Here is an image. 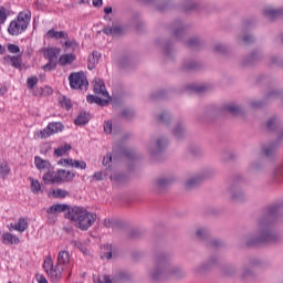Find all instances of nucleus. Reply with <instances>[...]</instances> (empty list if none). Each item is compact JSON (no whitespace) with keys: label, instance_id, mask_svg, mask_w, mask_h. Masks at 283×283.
Listing matches in <instances>:
<instances>
[{"label":"nucleus","instance_id":"nucleus-58","mask_svg":"<svg viewBox=\"0 0 283 283\" xmlns=\"http://www.w3.org/2000/svg\"><path fill=\"white\" fill-rule=\"evenodd\" d=\"M7 48L11 54H19L21 52V49H19V45L17 44H9Z\"/></svg>","mask_w":283,"mask_h":283},{"label":"nucleus","instance_id":"nucleus-55","mask_svg":"<svg viewBox=\"0 0 283 283\" xmlns=\"http://www.w3.org/2000/svg\"><path fill=\"white\" fill-rule=\"evenodd\" d=\"M214 52H217V54H227V52H229V49L222 44H216Z\"/></svg>","mask_w":283,"mask_h":283},{"label":"nucleus","instance_id":"nucleus-59","mask_svg":"<svg viewBox=\"0 0 283 283\" xmlns=\"http://www.w3.org/2000/svg\"><path fill=\"white\" fill-rule=\"evenodd\" d=\"M243 43H245V45H253V43H255V39L253 35H244Z\"/></svg>","mask_w":283,"mask_h":283},{"label":"nucleus","instance_id":"nucleus-37","mask_svg":"<svg viewBox=\"0 0 283 283\" xmlns=\"http://www.w3.org/2000/svg\"><path fill=\"white\" fill-rule=\"evenodd\" d=\"M188 90H191L192 92H195V94H205V92H209V90H211V85H189Z\"/></svg>","mask_w":283,"mask_h":283},{"label":"nucleus","instance_id":"nucleus-8","mask_svg":"<svg viewBox=\"0 0 283 283\" xmlns=\"http://www.w3.org/2000/svg\"><path fill=\"white\" fill-rule=\"evenodd\" d=\"M69 81L72 90H87V87H90L87 76H85V73L83 72L71 73Z\"/></svg>","mask_w":283,"mask_h":283},{"label":"nucleus","instance_id":"nucleus-51","mask_svg":"<svg viewBox=\"0 0 283 283\" xmlns=\"http://www.w3.org/2000/svg\"><path fill=\"white\" fill-rule=\"evenodd\" d=\"M52 196L53 198H66L67 190H63V189L53 190Z\"/></svg>","mask_w":283,"mask_h":283},{"label":"nucleus","instance_id":"nucleus-34","mask_svg":"<svg viewBox=\"0 0 283 283\" xmlns=\"http://www.w3.org/2000/svg\"><path fill=\"white\" fill-rule=\"evenodd\" d=\"M75 125H87L90 123V113L82 112L74 120Z\"/></svg>","mask_w":283,"mask_h":283},{"label":"nucleus","instance_id":"nucleus-62","mask_svg":"<svg viewBox=\"0 0 283 283\" xmlns=\"http://www.w3.org/2000/svg\"><path fill=\"white\" fill-rule=\"evenodd\" d=\"M254 23L252 20H244L242 28L243 30H251V28H253Z\"/></svg>","mask_w":283,"mask_h":283},{"label":"nucleus","instance_id":"nucleus-49","mask_svg":"<svg viewBox=\"0 0 283 283\" xmlns=\"http://www.w3.org/2000/svg\"><path fill=\"white\" fill-rule=\"evenodd\" d=\"M31 180V191L33 193H39V191H41V184L39 182V180H34L33 178H30Z\"/></svg>","mask_w":283,"mask_h":283},{"label":"nucleus","instance_id":"nucleus-48","mask_svg":"<svg viewBox=\"0 0 283 283\" xmlns=\"http://www.w3.org/2000/svg\"><path fill=\"white\" fill-rule=\"evenodd\" d=\"M60 105L61 107H65L66 111L70 112V108L72 107V99L65 96H62V98H60Z\"/></svg>","mask_w":283,"mask_h":283},{"label":"nucleus","instance_id":"nucleus-57","mask_svg":"<svg viewBox=\"0 0 283 283\" xmlns=\"http://www.w3.org/2000/svg\"><path fill=\"white\" fill-rule=\"evenodd\" d=\"M123 118H133L134 117V111H129L128 108H124L120 112Z\"/></svg>","mask_w":283,"mask_h":283},{"label":"nucleus","instance_id":"nucleus-40","mask_svg":"<svg viewBox=\"0 0 283 283\" xmlns=\"http://www.w3.org/2000/svg\"><path fill=\"white\" fill-rule=\"evenodd\" d=\"M10 171V164H8V161H0V176L3 180H6Z\"/></svg>","mask_w":283,"mask_h":283},{"label":"nucleus","instance_id":"nucleus-26","mask_svg":"<svg viewBox=\"0 0 283 283\" xmlns=\"http://www.w3.org/2000/svg\"><path fill=\"white\" fill-rule=\"evenodd\" d=\"M98 61H101V53L98 51H93L92 54L88 56V70H94L96 65H98Z\"/></svg>","mask_w":283,"mask_h":283},{"label":"nucleus","instance_id":"nucleus-20","mask_svg":"<svg viewBox=\"0 0 283 283\" xmlns=\"http://www.w3.org/2000/svg\"><path fill=\"white\" fill-rule=\"evenodd\" d=\"M34 165H35L36 169H39L40 171L43 169H46V171H52V164L50 161L41 158L40 156H35Z\"/></svg>","mask_w":283,"mask_h":283},{"label":"nucleus","instance_id":"nucleus-31","mask_svg":"<svg viewBox=\"0 0 283 283\" xmlns=\"http://www.w3.org/2000/svg\"><path fill=\"white\" fill-rule=\"evenodd\" d=\"M260 59H262V54H260L258 51H254L243 60V65H253V63H258Z\"/></svg>","mask_w":283,"mask_h":283},{"label":"nucleus","instance_id":"nucleus-22","mask_svg":"<svg viewBox=\"0 0 283 283\" xmlns=\"http://www.w3.org/2000/svg\"><path fill=\"white\" fill-rule=\"evenodd\" d=\"M57 266L63 269V266H67L70 264V252L62 250L57 254Z\"/></svg>","mask_w":283,"mask_h":283},{"label":"nucleus","instance_id":"nucleus-30","mask_svg":"<svg viewBox=\"0 0 283 283\" xmlns=\"http://www.w3.org/2000/svg\"><path fill=\"white\" fill-rule=\"evenodd\" d=\"M104 34L107 36H116L118 34H123V28L120 25L106 27L103 29Z\"/></svg>","mask_w":283,"mask_h":283},{"label":"nucleus","instance_id":"nucleus-44","mask_svg":"<svg viewBox=\"0 0 283 283\" xmlns=\"http://www.w3.org/2000/svg\"><path fill=\"white\" fill-rule=\"evenodd\" d=\"M102 258H106V260H112V244H105L102 247Z\"/></svg>","mask_w":283,"mask_h":283},{"label":"nucleus","instance_id":"nucleus-64","mask_svg":"<svg viewBox=\"0 0 283 283\" xmlns=\"http://www.w3.org/2000/svg\"><path fill=\"white\" fill-rule=\"evenodd\" d=\"M103 224L106 227V229H114V220L112 219H105Z\"/></svg>","mask_w":283,"mask_h":283},{"label":"nucleus","instance_id":"nucleus-19","mask_svg":"<svg viewBox=\"0 0 283 283\" xmlns=\"http://www.w3.org/2000/svg\"><path fill=\"white\" fill-rule=\"evenodd\" d=\"M172 181L174 178L160 177L156 180L155 187L157 191H165V189H167Z\"/></svg>","mask_w":283,"mask_h":283},{"label":"nucleus","instance_id":"nucleus-45","mask_svg":"<svg viewBox=\"0 0 283 283\" xmlns=\"http://www.w3.org/2000/svg\"><path fill=\"white\" fill-rule=\"evenodd\" d=\"M10 17V11L6 7H0V25L6 23V20Z\"/></svg>","mask_w":283,"mask_h":283},{"label":"nucleus","instance_id":"nucleus-63","mask_svg":"<svg viewBox=\"0 0 283 283\" xmlns=\"http://www.w3.org/2000/svg\"><path fill=\"white\" fill-rule=\"evenodd\" d=\"M104 132L105 134H112V120H107L104 123Z\"/></svg>","mask_w":283,"mask_h":283},{"label":"nucleus","instance_id":"nucleus-41","mask_svg":"<svg viewBox=\"0 0 283 283\" xmlns=\"http://www.w3.org/2000/svg\"><path fill=\"white\" fill-rule=\"evenodd\" d=\"M71 149L72 146L70 144H65L64 146H61L54 150V156H56L57 158L61 156H65V154H67V151H70Z\"/></svg>","mask_w":283,"mask_h":283},{"label":"nucleus","instance_id":"nucleus-13","mask_svg":"<svg viewBox=\"0 0 283 283\" xmlns=\"http://www.w3.org/2000/svg\"><path fill=\"white\" fill-rule=\"evenodd\" d=\"M165 147H167V139L158 138L155 144H151L150 154L151 156H159L165 151Z\"/></svg>","mask_w":283,"mask_h":283},{"label":"nucleus","instance_id":"nucleus-7","mask_svg":"<svg viewBox=\"0 0 283 283\" xmlns=\"http://www.w3.org/2000/svg\"><path fill=\"white\" fill-rule=\"evenodd\" d=\"M240 182H244V178H242V175L234 176L232 180V185L228 189V193L230 195L231 200L233 202H242L244 200V191L238 188V185Z\"/></svg>","mask_w":283,"mask_h":283},{"label":"nucleus","instance_id":"nucleus-11","mask_svg":"<svg viewBox=\"0 0 283 283\" xmlns=\"http://www.w3.org/2000/svg\"><path fill=\"white\" fill-rule=\"evenodd\" d=\"M93 92L97 96H102V98H109V93L107 92V88L105 87V82H103V80H94Z\"/></svg>","mask_w":283,"mask_h":283},{"label":"nucleus","instance_id":"nucleus-6","mask_svg":"<svg viewBox=\"0 0 283 283\" xmlns=\"http://www.w3.org/2000/svg\"><path fill=\"white\" fill-rule=\"evenodd\" d=\"M43 269L45 273L51 279V282L59 283L61 282V277H63V271L64 268H60L59 265L54 266V262L52 261V258L48 256L44 260Z\"/></svg>","mask_w":283,"mask_h":283},{"label":"nucleus","instance_id":"nucleus-27","mask_svg":"<svg viewBox=\"0 0 283 283\" xmlns=\"http://www.w3.org/2000/svg\"><path fill=\"white\" fill-rule=\"evenodd\" d=\"M29 227L28 219L20 218L19 221L15 224H11V229H14V231H19L20 233H23V231H27Z\"/></svg>","mask_w":283,"mask_h":283},{"label":"nucleus","instance_id":"nucleus-54","mask_svg":"<svg viewBox=\"0 0 283 283\" xmlns=\"http://www.w3.org/2000/svg\"><path fill=\"white\" fill-rule=\"evenodd\" d=\"M36 83H39V78L36 76H31L27 80V85L29 90H34Z\"/></svg>","mask_w":283,"mask_h":283},{"label":"nucleus","instance_id":"nucleus-53","mask_svg":"<svg viewBox=\"0 0 283 283\" xmlns=\"http://www.w3.org/2000/svg\"><path fill=\"white\" fill-rule=\"evenodd\" d=\"M71 167H75V169H86L87 164H85V161H78L76 159H73Z\"/></svg>","mask_w":283,"mask_h":283},{"label":"nucleus","instance_id":"nucleus-43","mask_svg":"<svg viewBox=\"0 0 283 283\" xmlns=\"http://www.w3.org/2000/svg\"><path fill=\"white\" fill-rule=\"evenodd\" d=\"M186 45L187 48H191V50H198V46L202 45V41L198 38H190Z\"/></svg>","mask_w":283,"mask_h":283},{"label":"nucleus","instance_id":"nucleus-17","mask_svg":"<svg viewBox=\"0 0 283 283\" xmlns=\"http://www.w3.org/2000/svg\"><path fill=\"white\" fill-rule=\"evenodd\" d=\"M127 277V273L125 272L117 273L113 279L109 275H104V283H123ZM98 283H103V281L98 280Z\"/></svg>","mask_w":283,"mask_h":283},{"label":"nucleus","instance_id":"nucleus-52","mask_svg":"<svg viewBox=\"0 0 283 283\" xmlns=\"http://www.w3.org/2000/svg\"><path fill=\"white\" fill-rule=\"evenodd\" d=\"M93 103H96V105L103 107L105 105H109V97L101 98L99 96H96Z\"/></svg>","mask_w":283,"mask_h":283},{"label":"nucleus","instance_id":"nucleus-38","mask_svg":"<svg viewBox=\"0 0 283 283\" xmlns=\"http://www.w3.org/2000/svg\"><path fill=\"white\" fill-rule=\"evenodd\" d=\"M198 67H200V63L193 61H186L182 64L184 72H193L195 70H198Z\"/></svg>","mask_w":283,"mask_h":283},{"label":"nucleus","instance_id":"nucleus-15","mask_svg":"<svg viewBox=\"0 0 283 283\" xmlns=\"http://www.w3.org/2000/svg\"><path fill=\"white\" fill-rule=\"evenodd\" d=\"M218 264V258L217 256H211L209 260V263H203L201 265H199L198 268L195 269V273L196 275H205V273H207V271H209V269H211V266Z\"/></svg>","mask_w":283,"mask_h":283},{"label":"nucleus","instance_id":"nucleus-50","mask_svg":"<svg viewBox=\"0 0 283 283\" xmlns=\"http://www.w3.org/2000/svg\"><path fill=\"white\" fill-rule=\"evenodd\" d=\"M237 270L235 266L233 265H228L227 268L222 269V274L226 276H231V275H235Z\"/></svg>","mask_w":283,"mask_h":283},{"label":"nucleus","instance_id":"nucleus-10","mask_svg":"<svg viewBox=\"0 0 283 283\" xmlns=\"http://www.w3.org/2000/svg\"><path fill=\"white\" fill-rule=\"evenodd\" d=\"M64 126L61 122H51L44 128L40 132V138H50V136H53V134H59V132H63Z\"/></svg>","mask_w":283,"mask_h":283},{"label":"nucleus","instance_id":"nucleus-32","mask_svg":"<svg viewBox=\"0 0 283 283\" xmlns=\"http://www.w3.org/2000/svg\"><path fill=\"white\" fill-rule=\"evenodd\" d=\"M74 61H76V55H74V53L63 54L59 59V64L70 65V63H74Z\"/></svg>","mask_w":283,"mask_h":283},{"label":"nucleus","instance_id":"nucleus-3","mask_svg":"<svg viewBox=\"0 0 283 283\" xmlns=\"http://www.w3.org/2000/svg\"><path fill=\"white\" fill-rule=\"evenodd\" d=\"M66 220H71L74 223L76 229H81V231H87L90 227L94 226L96 222V213L90 212L87 209L82 207H73L69 209L67 213H65Z\"/></svg>","mask_w":283,"mask_h":283},{"label":"nucleus","instance_id":"nucleus-16","mask_svg":"<svg viewBox=\"0 0 283 283\" xmlns=\"http://www.w3.org/2000/svg\"><path fill=\"white\" fill-rule=\"evenodd\" d=\"M170 30H172L174 36L177 40L182 39V36H185V34H187V29H185V27H182V22H180V21L174 22L170 25Z\"/></svg>","mask_w":283,"mask_h":283},{"label":"nucleus","instance_id":"nucleus-33","mask_svg":"<svg viewBox=\"0 0 283 283\" xmlns=\"http://www.w3.org/2000/svg\"><path fill=\"white\" fill-rule=\"evenodd\" d=\"M200 8H202L200 2H186L182 6L184 12H196V11L200 10Z\"/></svg>","mask_w":283,"mask_h":283},{"label":"nucleus","instance_id":"nucleus-12","mask_svg":"<svg viewBox=\"0 0 283 283\" xmlns=\"http://www.w3.org/2000/svg\"><path fill=\"white\" fill-rule=\"evenodd\" d=\"M263 14L271 21H277V19H283V9H273L272 7H266L263 10Z\"/></svg>","mask_w":283,"mask_h":283},{"label":"nucleus","instance_id":"nucleus-24","mask_svg":"<svg viewBox=\"0 0 283 283\" xmlns=\"http://www.w3.org/2000/svg\"><path fill=\"white\" fill-rule=\"evenodd\" d=\"M203 180H205V176L202 175L195 176L186 181V189L188 190L196 189V187H198L200 182H202Z\"/></svg>","mask_w":283,"mask_h":283},{"label":"nucleus","instance_id":"nucleus-25","mask_svg":"<svg viewBox=\"0 0 283 283\" xmlns=\"http://www.w3.org/2000/svg\"><path fill=\"white\" fill-rule=\"evenodd\" d=\"M223 112H228L232 116H240V114H242V107L237 104L230 103L223 106Z\"/></svg>","mask_w":283,"mask_h":283},{"label":"nucleus","instance_id":"nucleus-39","mask_svg":"<svg viewBox=\"0 0 283 283\" xmlns=\"http://www.w3.org/2000/svg\"><path fill=\"white\" fill-rule=\"evenodd\" d=\"M172 134L175 138H185V125L179 123L172 129Z\"/></svg>","mask_w":283,"mask_h":283},{"label":"nucleus","instance_id":"nucleus-2","mask_svg":"<svg viewBox=\"0 0 283 283\" xmlns=\"http://www.w3.org/2000/svg\"><path fill=\"white\" fill-rule=\"evenodd\" d=\"M187 273L178 266H171V258L167 253H160L155 256L154 268L150 272V277L155 282H163V280H169V277H176L180 280L185 277Z\"/></svg>","mask_w":283,"mask_h":283},{"label":"nucleus","instance_id":"nucleus-14","mask_svg":"<svg viewBox=\"0 0 283 283\" xmlns=\"http://www.w3.org/2000/svg\"><path fill=\"white\" fill-rule=\"evenodd\" d=\"M142 3H154L158 12H167L169 10V1L171 0H139Z\"/></svg>","mask_w":283,"mask_h":283},{"label":"nucleus","instance_id":"nucleus-1","mask_svg":"<svg viewBox=\"0 0 283 283\" xmlns=\"http://www.w3.org/2000/svg\"><path fill=\"white\" fill-rule=\"evenodd\" d=\"M282 209L283 202L270 206L264 210L256 224V235L244 239L247 247H258V244L280 242V234L275 231V221Z\"/></svg>","mask_w":283,"mask_h":283},{"label":"nucleus","instance_id":"nucleus-29","mask_svg":"<svg viewBox=\"0 0 283 283\" xmlns=\"http://www.w3.org/2000/svg\"><path fill=\"white\" fill-rule=\"evenodd\" d=\"M46 36L49 39H70V36L67 35V32L65 31H55L54 29H51L46 32Z\"/></svg>","mask_w":283,"mask_h":283},{"label":"nucleus","instance_id":"nucleus-36","mask_svg":"<svg viewBox=\"0 0 283 283\" xmlns=\"http://www.w3.org/2000/svg\"><path fill=\"white\" fill-rule=\"evenodd\" d=\"M2 240L7 244H19V238L10 232L3 233L2 234Z\"/></svg>","mask_w":283,"mask_h":283},{"label":"nucleus","instance_id":"nucleus-23","mask_svg":"<svg viewBox=\"0 0 283 283\" xmlns=\"http://www.w3.org/2000/svg\"><path fill=\"white\" fill-rule=\"evenodd\" d=\"M262 154L265 158H273L274 154H277V143H271L268 146H263Z\"/></svg>","mask_w":283,"mask_h":283},{"label":"nucleus","instance_id":"nucleus-61","mask_svg":"<svg viewBox=\"0 0 283 283\" xmlns=\"http://www.w3.org/2000/svg\"><path fill=\"white\" fill-rule=\"evenodd\" d=\"M112 164V154H107L106 156H104L102 165H104V167H111Z\"/></svg>","mask_w":283,"mask_h":283},{"label":"nucleus","instance_id":"nucleus-35","mask_svg":"<svg viewBox=\"0 0 283 283\" xmlns=\"http://www.w3.org/2000/svg\"><path fill=\"white\" fill-rule=\"evenodd\" d=\"M280 119L273 117L268 120L266 129L268 132H277V129H280Z\"/></svg>","mask_w":283,"mask_h":283},{"label":"nucleus","instance_id":"nucleus-9","mask_svg":"<svg viewBox=\"0 0 283 283\" xmlns=\"http://www.w3.org/2000/svg\"><path fill=\"white\" fill-rule=\"evenodd\" d=\"M196 235L200 242H205L207 247H212V249H219V247H222V241L211 239V235L209 234V230L207 228H200L196 231Z\"/></svg>","mask_w":283,"mask_h":283},{"label":"nucleus","instance_id":"nucleus-46","mask_svg":"<svg viewBox=\"0 0 283 283\" xmlns=\"http://www.w3.org/2000/svg\"><path fill=\"white\" fill-rule=\"evenodd\" d=\"M70 48H72V50L74 52V50H76V48H78V42H76V40H66L64 42V51L67 52V50H70Z\"/></svg>","mask_w":283,"mask_h":283},{"label":"nucleus","instance_id":"nucleus-5","mask_svg":"<svg viewBox=\"0 0 283 283\" xmlns=\"http://www.w3.org/2000/svg\"><path fill=\"white\" fill-rule=\"evenodd\" d=\"M31 13L30 12H20L18 18L8 27V32L12 36H19V34H23L24 31L28 30V25H30Z\"/></svg>","mask_w":283,"mask_h":283},{"label":"nucleus","instance_id":"nucleus-4","mask_svg":"<svg viewBox=\"0 0 283 283\" xmlns=\"http://www.w3.org/2000/svg\"><path fill=\"white\" fill-rule=\"evenodd\" d=\"M74 178H76V174L70 170L66 171L65 169H59L56 171H46L43 175L42 180L44 185H61L63 182H72Z\"/></svg>","mask_w":283,"mask_h":283},{"label":"nucleus","instance_id":"nucleus-56","mask_svg":"<svg viewBox=\"0 0 283 283\" xmlns=\"http://www.w3.org/2000/svg\"><path fill=\"white\" fill-rule=\"evenodd\" d=\"M56 63L54 61H49L48 64H45L42 70H44V72H52V70H56Z\"/></svg>","mask_w":283,"mask_h":283},{"label":"nucleus","instance_id":"nucleus-21","mask_svg":"<svg viewBox=\"0 0 283 283\" xmlns=\"http://www.w3.org/2000/svg\"><path fill=\"white\" fill-rule=\"evenodd\" d=\"M4 61L9 63V65H11L12 67H15V70H19V67H21L23 63V57L21 56V54L13 56L7 55L4 56Z\"/></svg>","mask_w":283,"mask_h":283},{"label":"nucleus","instance_id":"nucleus-28","mask_svg":"<svg viewBox=\"0 0 283 283\" xmlns=\"http://www.w3.org/2000/svg\"><path fill=\"white\" fill-rule=\"evenodd\" d=\"M70 206L65 205V203H56L50 207V209L48 210V213H63V211H70Z\"/></svg>","mask_w":283,"mask_h":283},{"label":"nucleus","instance_id":"nucleus-18","mask_svg":"<svg viewBox=\"0 0 283 283\" xmlns=\"http://www.w3.org/2000/svg\"><path fill=\"white\" fill-rule=\"evenodd\" d=\"M42 52L44 54V59H48L49 61H59L57 54L61 53V49L57 48H48V49H42Z\"/></svg>","mask_w":283,"mask_h":283},{"label":"nucleus","instance_id":"nucleus-42","mask_svg":"<svg viewBox=\"0 0 283 283\" xmlns=\"http://www.w3.org/2000/svg\"><path fill=\"white\" fill-rule=\"evenodd\" d=\"M158 123H163V125H169L171 123V115L169 112H163L159 116H157Z\"/></svg>","mask_w":283,"mask_h":283},{"label":"nucleus","instance_id":"nucleus-47","mask_svg":"<svg viewBox=\"0 0 283 283\" xmlns=\"http://www.w3.org/2000/svg\"><path fill=\"white\" fill-rule=\"evenodd\" d=\"M111 180L115 182V185H123L125 182L126 178L124 175L120 174H114L111 176Z\"/></svg>","mask_w":283,"mask_h":283},{"label":"nucleus","instance_id":"nucleus-60","mask_svg":"<svg viewBox=\"0 0 283 283\" xmlns=\"http://www.w3.org/2000/svg\"><path fill=\"white\" fill-rule=\"evenodd\" d=\"M124 156H126V158H130V160H136L138 158V155H136V151L134 150L124 151Z\"/></svg>","mask_w":283,"mask_h":283}]
</instances>
